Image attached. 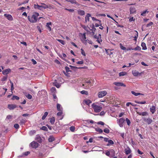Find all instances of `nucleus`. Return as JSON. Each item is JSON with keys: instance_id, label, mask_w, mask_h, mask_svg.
I'll return each instance as SVG.
<instances>
[{"instance_id": "f257e3e1", "label": "nucleus", "mask_w": 158, "mask_h": 158, "mask_svg": "<svg viewBox=\"0 0 158 158\" xmlns=\"http://www.w3.org/2000/svg\"><path fill=\"white\" fill-rule=\"evenodd\" d=\"M39 15L38 13L35 12L31 16H28L27 18L28 20L31 23H35L37 22L38 17Z\"/></svg>"}, {"instance_id": "f03ea898", "label": "nucleus", "mask_w": 158, "mask_h": 158, "mask_svg": "<svg viewBox=\"0 0 158 158\" xmlns=\"http://www.w3.org/2000/svg\"><path fill=\"white\" fill-rule=\"evenodd\" d=\"M92 107L95 112L98 113L100 112L102 109V107L100 104L96 103H93L92 104Z\"/></svg>"}, {"instance_id": "7ed1b4c3", "label": "nucleus", "mask_w": 158, "mask_h": 158, "mask_svg": "<svg viewBox=\"0 0 158 158\" xmlns=\"http://www.w3.org/2000/svg\"><path fill=\"white\" fill-rule=\"evenodd\" d=\"M91 81L89 80H87L82 84V86L84 88L87 89L89 88L91 86Z\"/></svg>"}, {"instance_id": "20e7f679", "label": "nucleus", "mask_w": 158, "mask_h": 158, "mask_svg": "<svg viewBox=\"0 0 158 158\" xmlns=\"http://www.w3.org/2000/svg\"><path fill=\"white\" fill-rule=\"evenodd\" d=\"M107 94L106 90H103L99 92L98 93V96L99 98H102L105 96Z\"/></svg>"}, {"instance_id": "39448f33", "label": "nucleus", "mask_w": 158, "mask_h": 158, "mask_svg": "<svg viewBox=\"0 0 158 158\" xmlns=\"http://www.w3.org/2000/svg\"><path fill=\"white\" fill-rule=\"evenodd\" d=\"M125 120L123 118H121L117 120V123H118L119 126L120 127H123L124 123L125 122Z\"/></svg>"}, {"instance_id": "423d86ee", "label": "nucleus", "mask_w": 158, "mask_h": 158, "mask_svg": "<svg viewBox=\"0 0 158 158\" xmlns=\"http://www.w3.org/2000/svg\"><path fill=\"white\" fill-rule=\"evenodd\" d=\"M94 38L95 39H97L96 41L99 44H101V42L102 41V40L101 39V35L99 34L98 35H95L94 36Z\"/></svg>"}, {"instance_id": "0eeeda50", "label": "nucleus", "mask_w": 158, "mask_h": 158, "mask_svg": "<svg viewBox=\"0 0 158 158\" xmlns=\"http://www.w3.org/2000/svg\"><path fill=\"white\" fill-rule=\"evenodd\" d=\"M142 119L144 122L147 123L148 124H150L152 122V119L149 118L143 117Z\"/></svg>"}, {"instance_id": "6e6552de", "label": "nucleus", "mask_w": 158, "mask_h": 158, "mask_svg": "<svg viewBox=\"0 0 158 158\" xmlns=\"http://www.w3.org/2000/svg\"><path fill=\"white\" fill-rule=\"evenodd\" d=\"M81 41L84 44H86L87 40H86V33L81 34Z\"/></svg>"}, {"instance_id": "1a4fd4ad", "label": "nucleus", "mask_w": 158, "mask_h": 158, "mask_svg": "<svg viewBox=\"0 0 158 158\" xmlns=\"http://www.w3.org/2000/svg\"><path fill=\"white\" fill-rule=\"evenodd\" d=\"M30 145L32 148H36L38 147L39 144L38 143L33 141L30 143Z\"/></svg>"}, {"instance_id": "9d476101", "label": "nucleus", "mask_w": 158, "mask_h": 158, "mask_svg": "<svg viewBox=\"0 0 158 158\" xmlns=\"http://www.w3.org/2000/svg\"><path fill=\"white\" fill-rule=\"evenodd\" d=\"M4 16L6 17V18L10 21H12L13 20V18L12 15L10 14H5L4 15Z\"/></svg>"}, {"instance_id": "9b49d317", "label": "nucleus", "mask_w": 158, "mask_h": 158, "mask_svg": "<svg viewBox=\"0 0 158 158\" xmlns=\"http://www.w3.org/2000/svg\"><path fill=\"white\" fill-rule=\"evenodd\" d=\"M132 73L134 76L137 77L139 75H140L142 73H140L138 71L135 70L132 71Z\"/></svg>"}, {"instance_id": "f8f14e48", "label": "nucleus", "mask_w": 158, "mask_h": 158, "mask_svg": "<svg viewBox=\"0 0 158 158\" xmlns=\"http://www.w3.org/2000/svg\"><path fill=\"white\" fill-rule=\"evenodd\" d=\"M17 106L15 104H9L8 106V108L10 110H12L16 108Z\"/></svg>"}, {"instance_id": "ddd939ff", "label": "nucleus", "mask_w": 158, "mask_h": 158, "mask_svg": "<svg viewBox=\"0 0 158 158\" xmlns=\"http://www.w3.org/2000/svg\"><path fill=\"white\" fill-rule=\"evenodd\" d=\"M114 84L115 85L120 86H122L123 87H125L126 85L124 84L123 83L120 82H114Z\"/></svg>"}, {"instance_id": "4468645a", "label": "nucleus", "mask_w": 158, "mask_h": 158, "mask_svg": "<svg viewBox=\"0 0 158 158\" xmlns=\"http://www.w3.org/2000/svg\"><path fill=\"white\" fill-rule=\"evenodd\" d=\"M10 72V69H8L3 70L2 71V73L3 75H6L8 74Z\"/></svg>"}, {"instance_id": "2eb2a0df", "label": "nucleus", "mask_w": 158, "mask_h": 158, "mask_svg": "<svg viewBox=\"0 0 158 158\" xmlns=\"http://www.w3.org/2000/svg\"><path fill=\"white\" fill-rule=\"evenodd\" d=\"M124 151L125 154L127 155L130 154L131 152L130 148L128 147H127L125 149Z\"/></svg>"}, {"instance_id": "dca6fc26", "label": "nucleus", "mask_w": 158, "mask_h": 158, "mask_svg": "<svg viewBox=\"0 0 158 158\" xmlns=\"http://www.w3.org/2000/svg\"><path fill=\"white\" fill-rule=\"evenodd\" d=\"M77 11L78 14L80 15L83 16L85 14V12L83 10L79 9L77 10Z\"/></svg>"}, {"instance_id": "f3484780", "label": "nucleus", "mask_w": 158, "mask_h": 158, "mask_svg": "<svg viewBox=\"0 0 158 158\" xmlns=\"http://www.w3.org/2000/svg\"><path fill=\"white\" fill-rule=\"evenodd\" d=\"M150 112L152 114H154L156 111V107L155 106H152L150 108Z\"/></svg>"}, {"instance_id": "a211bd4d", "label": "nucleus", "mask_w": 158, "mask_h": 158, "mask_svg": "<svg viewBox=\"0 0 158 158\" xmlns=\"http://www.w3.org/2000/svg\"><path fill=\"white\" fill-rule=\"evenodd\" d=\"M91 17V15L90 14H87L86 15L85 19V22L86 23L87 21H89V17Z\"/></svg>"}, {"instance_id": "6ab92c4d", "label": "nucleus", "mask_w": 158, "mask_h": 158, "mask_svg": "<svg viewBox=\"0 0 158 158\" xmlns=\"http://www.w3.org/2000/svg\"><path fill=\"white\" fill-rule=\"evenodd\" d=\"M130 14H133L136 12L135 9L134 7H131L130 9Z\"/></svg>"}, {"instance_id": "aec40b11", "label": "nucleus", "mask_w": 158, "mask_h": 158, "mask_svg": "<svg viewBox=\"0 0 158 158\" xmlns=\"http://www.w3.org/2000/svg\"><path fill=\"white\" fill-rule=\"evenodd\" d=\"M43 93V94L44 95H45L47 94V92L45 90H42L41 91H39L38 92V94L40 96L42 95V94Z\"/></svg>"}, {"instance_id": "412c9836", "label": "nucleus", "mask_w": 158, "mask_h": 158, "mask_svg": "<svg viewBox=\"0 0 158 158\" xmlns=\"http://www.w3.org/2000/svg\"><path fill=\"white\" fill-rule=\"evenodd\" d=\"M56 106L58 110L59 111H62V108L60 104L57 103V104Z\"/></svg>"}, {"instance_id": "4be33fe9", "label": "nucleus", "mask_w": 158, "mask_h": 158, "mask_svg": "<svg viewBox=\"0 0 158 158\" xmlns=\"http://www.w3.org/2000/svg\"><path fill=\"white\" fill-rule=\"evenodd\" d=\"M35 139L37 140V141L40 143H41L42 142V139L40 136L39 135H36L35 138Z\"/></svg>"}, {"instance_id": "5701e85b", "label": "nucleus", "mask_w": 158, "mask_h": 158, "mask_svg": "<svg viewBox=\"0 0 158 158\" xmlns=\"http://www.w3.org/2000/svg\"><path fill=\"white\" fill-rule=\"evenodd\" d=\"M141 46L142 47V49L143 50H145L147 49L146 44L144 42H142L141 44Z\"/></svg>"}, {"instance_id": "b1692460", "label": "nucleus", "mask_w": 158, "mask_h": 158, "mask_svg": "<svg viewBox=\"0 0 158 158\" xmlns=\"http://www.w3.org/2000/svg\"><path fill=\"white\" fill-rule=\"evenodd\" d=\"M53 84L57 88H59L60 86V84L57 82L56 80H55L54 82H53Z\"/></svg>"}, {"instance_id": "393cba45", "label": "nucleus", "mask_w": 158, "mask_h": 158, "mask_svg": "<svg viewBox=\"0 0 158 158\" xmlns=\"http://www.w3.org/2000/svg\"><path fill=\"white\" fill-rule=\"evenodd\" d=\"M34 7L35 9H37L40 10H41V5H38L34 4Z\"/></svg>"}, {"instance_id": "a878e982", "label": "nucleus", "mask_w": 158, "mask_h": 158, "mask_svg": "<svg viewBox=\"0 0 158 158\" xmlns=\"http://www.w3.org/2000/svg\"><path fill=\"white\" fill-rule=\"evenodd\" d=\"M26 122V119H21L19 123V124L20 125H23Z\"/></svg>"}, {"instance_id": "bb28decb", "label": "nucleus", "mask_w": 158, "mask_h": 158, "mask_svg": "<svg viewBox=\"0 0 158 158\" xmlns=\"http://www.w3.org/2000/svg\"><path fill=\"white\" fill-rule=\"evenodd\" d=\"M54 139V137L52 136H50L48 139V140L49 142H52Z\"/></svg>"}, {"instance_id": "cd10ccee", "label": "nucleus", "mask_w": 158, "mask_h": 158, "mask_svg": "<svg viewBox=\"0 0 158 158\" xmlns=\"http://www.w3.org/2000/svg\"><path fill=\"white\" fill-rule=\"evenodd\" d=\"M135 31L136 32V33H135V35L134 37V40L136 41L138 36V33L137 31Z\"/></svg>"}, {"instance_id": "c85d7f7f", "label": "nucleus", "mask_w": 158, "mask_h": 158, "mask_svg": "<svg viewBox=\"0 0 158 158\" xmlns=\"http://www.w3.org/2000/svg\"><path fill=\"white\" fill-rule=\"evenodd\" d=\"M108 143L106 145L107 146H109L110 145H112L114 144V142L111 139H109L108 141Z\"/></svg>"}, {"instance_id": "c756f323", "label": "nucleus", "mask_w": 158, "mask_h": 158, "mask_svg": "<svg viewBox=\"0 0 158 158\" xmlns=\"http://www.w3.org/2000/svg\"><path fill=\"white\" fill-rule=\"evenodd\" d=\"M41 7L44 9L48 8L47 5L44 3H41Z\"/></svg>"}, {"instance_id": "7c9ffc66", "label": "nucleus", "mask_w": 158, "mask_h": 158, "mask_svg": "<svg viewBox=\"0 0 158 158\" xmlns=\"http://www.w3.org/2000/svg\"><path fill=\"white\" fill-rule=\"evenodd\" d=\"M84 102L87 105H89L91 103V102L89 100H86L84 101Z\"/></svg>"}, {"instance_id": "2f4dec72", "label": "nucleus", "mask_w": 158, "mask_h": 158, "mask_svg": "<svg viewBox=\"0 0 158 158\" xmlns=\"http://www.w3.org/2000/svg\"><path fill=\"white\" fill-rule=\"evenodd\" d=\"M127 73L125 72H122L119 73V76H122L126 75Z\"/></svg>"}, {"instance_id": "473e14b6", "label": "nucleus", "mask_w": 158, "mask_h": 158, "mask_svg": "<svg viewBox=\"0 0 158 158\" xmlns=\"http://www.w3.org/2000/svg\"><path fill=\"white\" fill-rule=\"evenodd\" d=\"M148 11L147 10H145L141 12V15L143 16H145L146 15V14L147 13H148Z\"/></svg>"}, {"instance_id": "72a5a7b5", "label": "nucleus", "mask_w": 158, "mask_h": 158, "mask_svg": "<svg viewBox=\"0 0 158 158\" xmlns=\"http://www.w3.org/2000/svg\"><path fill=\"white\" fill-rule=\"evenodd\" d=\"M139 115L143 116H146L148 115V113L146 112H143L139 114Z\"/></svg>"}, {"instance_id": "f704fd0d", "label": "nucleus", "mask_w": 158, "mask_h": 158, "mask_svg": "<svg viewBox=\"0 0 158 158\" xmlns=\"http://www.w3.org/2000/svg\"><path fill=\"white\" fill-rule=\"evenodd\" d=\"M51 22L48 23L46 24V26L48 27L49 31H51L52 30L51 27L49 26V25H51Z\"/></svg>"}, {"instance_id": "c9c22d12", "label": "nucleus", "mask_w": 158, "mask_h": 158, "mask_svg": "<svg viewBox=\"0 0 158 158\" xmlns=\"http://www.w3.org/2000/svg\"><path fill=\"white\" fill-rule=\"evenodd\" d=\"M95 130L96 131L100 133H101L103 132L102 130L98 127L95 128Z\"/></svg>"}, {"instance_id": "e433bc0d", "label": "nucleus", "mask_w": 158, "mask_h": 158, "mask_svg": "<svg viewBox=\"0 0 158 158\" xmlns=\"http://www.w3.org/2000/svg\"><path fill=\"white\" fill-rule=\"evenodd\" d=\"M55 121V119L54 117H52L50 119V122L52 124H53Z\"/></svg>"}, {"instance_id": "4c0bfd02", "label": "nucleus", "mask_w": 158, "mask_h": 158, "mask_svg": "<svg viewBox=\"0 0 158 158\" xmlns=\"http://www.w3.org/2000/svg\"><path fill=\"white\" fill-rule=\"evenodd\" d=\"M48 113L47 112H45L44 113V115L43 116L42 118V119H43V120L45 118L46 116L48 115Z\"/></svg>"}, {"instance_id": "58836bf2", "label": "nucleus", "mask_w": 158, "mask_h": 158, "mask_svg": "<svg viewBox=\"0 0 158 158\" xmlns=\"http://www.w3.org/2000/svg\"><path fill=\"white\" fill-rule=\"evenodd\" d=\"M131 92V93L133 94L135 96H138L139 95L141 94H140V93H135L134 91H132Z\"/></svg>"}, {"instance_id": "ea45409f", "label": "nucleus", "mask_w": 158, "mask_h": 158, "mask_svg": "<svg viewBox=\"0 0 158 158\" xmlns=\"http://www.w3.org/2000/svg\"><path fill=\"white\" fill-rule=\"evenodd\" d=\"M57 40L60 42L62 44L64 45L65 44V42L64 41L60 39H57Z\"/></svg>"}, {"instance_id": "a19ab883", "label": "nucleus", "mask_w": 158, "mask_h": 158, "mask_svg": "<svg viewBox=\"0 0 158 158\" xmlns=\"http://www.w3.org/2000/svg\"><path fill=\"white\" fill-rule=\"evenodd\" d=\"M69 66L71 68V69H83V67L77 68V67L74 66H72V65H70Z\"/></svg>"}, {"instance_id": "79ce46f5", "label": "nucleus", "mask_w": 158, "mask_h": 158, "mask_svg": "<svg viewBox=\"0 0 158 158\" xmlns=\"http://www.w3.org/2000/svg\"><path fill=\"white\" fill-rule=\"evenodd\" d=\"M81 93L82 94H85L87 95L88 94V92L87 91L85 90H82L81 91Z\"/></svg>"}, {"instance_id": "37998d69", "label": "nucleus", "mask_w": 158, "mask_h": 158, "mask_svg": "<svg viewBox=\"0 0 158 158\" xmlns=\"http://www.w3.org/2000/svg\"><path fill=\"white\" fill-rule=\"evenodd\" d=\"M141 49V48L139 46H137L136 47L133 48V50L135 51H140Z\"/></svg>"}, {"instance_id": "c03bdc74", "label": "nucleus", "mask_w": 158, "mask_h": 158, "mask_svg": "<svg viewBox=\"0 0 158 158\" xmlns=\"http://www.w3.org/2000/svg\"><path fill=\"white\" fill-rule=\"evenodd\" d=\"M48 6V8L49 9H54V6H53L51 5V4H48V5H47Z\"/></svg>"}, {"instance_id": "a18cd8bd", "label": "nucleus", "mask_w": 158, "mask_h": 158, "mask_svg": "<svg viewBox=\"0 0 158 158\" xmlns=\"http://www.w3.org/2000/svg\"><path fill=\"white\" fill-rule=\"evenodd\" d=\"M82 27L86 31H89V27H86L85 25H83Z\"/></svg>"}, {"instance_id": "49530a36", "label": "nucleus", "mask_w": 158, "mask_h": 158, "mask_svg": "<svg viewBox=\"0 0 158 158\" xmlns=\"http://www.w3.org/2000/svg\"><path fill=\"white\" fill-rule=\"evenodd\" d=\"M119 45H120V47L121 49H122L123 50H126V48L125 47L123 46L122 44H121L120 43V44Z\"/></svg>"}, {"instance_id": "de8ad7c7", "label": "nucleus", "mask_w": 158, "mask_h": 158, "mask_svg": "<svg viewBox=\"0 0 158 158\" xmlns=\"http://www.w3.org/2000/svg\"><path fill=\"white\" fill-rule=\"evenodd\" d=\"M135 103L137 104H145L146 103V102L145 101L143 102H139L137 101H136L135 102Z\"/></svg>"}, {"instance_id": "09e8293b", "label": "nucleus", "mask_w": 158, "mask_h": 158, "mask_svg": "<svg viewBox=\"0 0 158 158\" xmlns=\"http://www.w3.org/2000/svg\"><path fill=\"white\" fill-rule=\"evenodd\" d=\"M40 129L44 131H48V128H47L44 126H42L41 128Z\"/></svg>"}, {"instance_id": "8fccbe9b", "label": "nucleus", "mask_w": 158, "mask_h": 158, "mask_svg": "<svg viewBox=\"0 0 158 158\" xmlns=\"http://www.w3.org/2000/svg\"><path fill=\"white\" fill-rule=\"evenodd\" d=\"M19 97H18V96L14 95V96H13L12 99V100L16 99L17 100H18L19 99Z\"/></svg>"}, {"instance_id": "3c124183", "label": "nucleus", "mask_w": 158, "mask_h": 158, "mask_svg": "<svg viewBox=\"0 0 158 158\" xmlns=\"http://www.w3.org/2000/svg\"><path fill=\"white\" fill-rule=\"evenodd\" d=\"M91 27L92 28V29H90V30H92L94 31H95L96 30V29L95 28V26L94 25V24H92L91 26Z\"/></svg>"}, {"instance_id": "603ef678", "label": "nucleus", "mask_w": 158, "mask_h": 158, "mask_svg": "<svg viewBox=\"0 0 158 158\" xmlns=\"http://www.w3.org/2000/svg\"><path fill=\"white\" fill-rule=\"evenodd\" d=\"M126 121L127 123V125L128 126H130L131 124V122L130 120L128 118H126Z\"/></svg>"}, {"instance_id": "864d4df0", "label": "nucleus", "mask_w": 158, "mask_h": 158, "mask_svg": "<svg viewBox=\"0 0 158 158\" xmlns=\"http://www.w3.org/2000/svg\"><path fill=\"white\" fill-rule=\"evenodd\" d=\"M26 97L27 98L29 99H31L32 98V96L29 94H28L27 95H26Z\"/></svg>"}, {"instance_id": "5fc2aeb1", "label": "nucleus", "mask_w": 158, "mask_h": 158, "mask_svg": "<svg viewBox=\"0 0 158 158\" xmlns=\"http://www.w3.org/2000/svg\"><path fill=\"white\" fill-rule=\"evenodd\" d=\"M103 131L104 132L106 133H109L110 132L109 129L107 128L105 129Z\"/></svg>"}, {"instance_id": "6e6d98bb", "label": "nucleus", "mask_w": 158, "mask_h": 158, "mask_svg": "<svg viewBox=\"0 0 158 158\" xmlns=\"http://www.w3.org/2000/svg\"><path fill=\"white\" fill-rule=\"evenodd\" d=\"M75 129V127L74 126H71L70 127L69 129L72 132H73L74 131Z\"/></svg>"}, {"instance_id": "4d7b16f0", "label": "nucleus", "mask_w": 158, "mask_h": 158, "mask_svg": "<svg viewBox=\"0 0 158 158\" xmlns=\"http://www.w3.org/2000/svg\"><path fill=\"white\" fill-rule=\"evenodd\" d=\"M92 19L93 21H99L100 23H101V21L100 20H98V19H96V18H94V17H92Z\"/></svg>"}, {"instance_id": "13d9d810", "label": "nucleus", "mask_w": 158, "mask_h": 158, "mask_svg": "<svg viewBox=\"0 0 158 158\" xmlns=\"http://www.w3.org/2000/svg\"><path fill=\"white\" fill-rule=\"evenodd\" d=\"M86 121L87 123H91L93 124L94 123V122L92 120H86Z\"/></svg>"}, {"instance_id": "bf43d9fd", "label": "nucleus", "mask_w": 158, "mask_h": 158, "mask_svg": "<svg viewBox=\"0 0 158 158\" xmlns=\"http://www.w3.org/2000/svg\"><path fill=\"white\" fill-rule=\"evenodd\" d=\"M63 114L62 111H60L59 112L57 113V115L58 116H61Z\"/></svg>"}, {"instance_id": "052dcab7", "label": "nucleus", "mask_w": 158, "mask_h": 158, "mask_svg": "<svg viewBox=\"0 0 158 158\" xmlns=\"http://www.w3.org/2000/svg\"><path fill=\"white\" fill-rule=\"evenodd\" d=\"M153 22H151L147 24L146 26L147 27H149L152 25H153Z\"/></svg>"}, {"instance_id": "680f3d73", "label": "nucleus", "mask_w": 158, "mask_h": 158, "mask_svg": "<svg viewBox=\"0 0 158 158\" xmlns=\"http://www.w3.org/2000/svg\"><path fill=\"white\" fill-rule=\"evenodd\" d=\"M14 127L16 129H18L19 128V125L18 124H15L14 125Z\"/></svg>"}, {"instance_id": "e2e57ef3", "label": "nucleus", "mask_w": 158, "mask_h": 158, "mask_svg": "<svg viewBox=\"0 0 158 158\" xmlns=\"http://www.w3.org/2000/svg\"><path fill=\"white\" fill-rule=\"evenodd\" d=\"M10 83L11 84V90H13L14 89V85L13 82L10 81Z\"/></svg>"}, {"instance_id": "0e129e2a", "label": "nucleus", "mask_w": 158, "mask_h": 158, "mask_svg": "<svg viewBox=\"0 0 158 158\" xmlns=\"http://www.w3.org/2000/svg\"><path fill=\"white\" fill-rule=\"evenodd\" d=\"M81 54L83 55L84 56H85V52L84 51V50L82 48H81Z\"/></svg>"}, {"instance_id": "69168bd1", "label": "nucleus", "mask_w": 158, "mask_h": 158, "mask_svg": "<svg viewBox=\"0 0 158 158\" xmlns=\"http://www.w3.org/2000/svg\"><path fill=\"white\" fill-rule=\"evenodd\" d=\"M30 152L28 151L26 152H24L23 154V155L26 156L28 155L29 154H30Z\"/></svg>"}, {"instance_id": "338daca9", "label": "nucleus", "mask_w": 158, "mask_h": 158, "mask_svg": "<svg viewBox=\"0 0 158 158\" xmlns=\"http://www.w3.org/2000/svg\"><path fill=\"white\" fill-rule=\"evenodd\" d=\"M97 124L99 125H104V123L102 121H99L98 122Z\"/></svg>"}, {"instance_id": "774afa93", "label": "nucleus", "mask_w": 158, "mask_h": 158, "mask_svg": "<svg viewBox=\"0 0 158 158\" xmlns=\"http://www.w3.org/2000/svg\"><path fill=\"white\" fill-rule=\"evenodd\" d=\"M65 69L66 72L68 73L70 71L69 68L67 66L65 67Z\"/></svg>"}]
</instances>
